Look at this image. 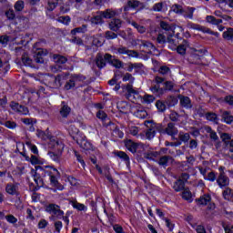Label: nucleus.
Segmentation results:
<instances>
[{"label": "nucleus", "instance_id": "47", "mask_svg": "<svg viewBox=\"0 0 233 233\" xmlns=\"http://www.w3.org/2000/svg\"><path fill=\"white\" fill-rule=\"evenodd\" d=\"M223 37L227 40V41H230L233 39V28L229 27L227 29V31H225L223 33Z\"/></svg>", "mask_w": 233, "mask_h": 233}, {"label": "nucleus", "instance_id": "26", "mask_svg": "<svg viewBox=\"0 0 233 233\" xmlns=\"http://www.w3.org/2000/svg\"><path fill=\"white\" fill-rule=\"evenodd\" d=\"M174 161V158L170 156H162L160 157L159 160H158V165H160V167H168V163H170Z\"/></svg>", "mask_w": 233, "mask_h": 233}, {"label": "nucleus", "instance_id": "64", "mask_svg": "<svg viewBox=\"0 0 233 233\" xmlns=\"http://www.w3.org/2000/svg\"><path fill=\"white\" fill-rule=\"evenodd\" d=\"M152 10L154 12H162L163 10V2L157 3L153 5Z\"/></svg>", "mask_w": 233, "mask_h": 233}, {"label": "nucleus", "instance_id": "43", "mask_svg": "<svg viewBox=\"0 0 233 233\" xmlns=\"http://www.w3.org/2000/svg\"><path fill=\"white\" fill-rule=\"evenodd\" d=\"M160 28H162V30H165L166 32H171L172 34H174V27H172V25H170V24L167 23L166 21L160 22Z\"/></svg>", "mask_w": 233, "mask_h": 233}, {"label": "nucleus", "instance_id": "59", "mask_svg": "<svg viewBox=\"0 0 233 233\" xmlns=\"http://www.w3.org/2000/svg\"><path fill=\"white\" fill-rule=\"evenodd\" d=\"M140 46H143L144 48H148L149 50H152V48H154V44H152L151 42L147 41V40H141Z\"/></svg>", "mask_w": 233, "mask_h": 233}, {"label": "nucleus", "instance_id": "53", "mask_svg": "<svg viewBox=\"0 0 233 233\" xmlns=\"http://www.w3.org/2000/svg\"><path fill=\"white\" fill-rule=\"evenodd\" d=\"M58 3H59V0H48L47 10L52 12V10H54L57 6Z\"/></svg>", "mask_w": 233, "mask_h": 233}, {"label": "nucleus", "instance_id": "52", "mask_svg": "<svg viewBox=\"0 0 233 233\" xmlns=\"http://www.w3.org/2000/svg\"><path fill=\"white\" fill-rule=\"evenodd\" d=\"M14 7H15V12H23V10L25 9V2L23 0H18L15 4Z\"/></svg>", "mask_w": 233, "mask_h": 233}, {"label": "nucleus", "instance_id": "36", "mask_svg": "<svg viewBox=\"0 0 233 233\" xmlns=\"http://www.w3.org/2000/svg\"><path fill=\"white\" fill-rule=\"evenodd\" d=\"M222 119L224 120V123H227V125H232L233 123V116L230 115V112L224 111L222 113Z\"/></svg>", "mask_w": 233, "mask_h": 233}, {"label": "nucleus", "instance_id": "40", "mask_svg": "<svg viewBox=\"0 0 233 233\" xmlns=\"http://www.w3.org/2000/svg\"><path fill=\"white\" fill-rule=\"evenodd\" d=\"M134 116L138 117V119H145L148 116V113H147V110L140 108L135 111Z\"/></svg>", "mask_w": 233, "mask_h": 233}, {"label": "nucleus", "instance_id": "1", "mask_svg": "<svg viewBox=\"0 0 233 233\" xmlns=\"http://www.w3.org/2000/svg\"><path fill=\"white\" fill-rule=\"evenodd\" d=\"M42 81L48 88H61V75H46Z\"/></svg>", "mask_w": 233, "mask_h": 233}, {"label": "nucleus", "instance_id": "22", "mask_svg": "<svg viewBox=\"0 0 233 233\" xmlns=\"http://www.w3.org/2000/svg\"><path fill=\"white\" fill-rule=\"evenodd\" d=\"M172 188L173 190H175V192H183L185 187V181H183L182 179L177 178L172 185Z\"/></svg>", "mask_w": 233, "mask_h": 233}, {"label": "nucleus", "instance_id": "16", "mask_svg": "<svg viewBox=\"0 0 233 233\" xmlns=\"http://www.w3.org/2000/svg\"><path fill=\"white\" fill-rule=\"evenodd\" d=\"M217 184L220 188H225L230 185V178L227 175H218Z\"/></svg>", "mask_w": 233, "mask_h": 233}, {"label": "nucleus", "instance_id": "25", "mask_svg": "<svg viewBox=\"0 0 233 233\" xmlns=\"http://www.w3.org/2000/svg\"><path fill=\"white\" fill-rule=\"evenodd\" d=\"M100 15H102L104 19H112V17L117 15V12L112 9H106V11H100Z\"/></svg>", "mask_w": 233, "mask_h": 233}, {"label": "nucleus", "instance_id": "34", "mask_svg": "<svg viewBox=\"0 0 233 233\" xmlns=\"http://www.w3.org/2000/svg\"><path fill=\"white\" fill-rule=\"evenodd\" d=\"M223 198L224 199H226L227 201H233V189L230 187L226 188L223 191Z\"/></svg>", "mask_w": 233, "mask_h": 233}, {"label": "nucleus", "instance_id": "10", "mask_svg": "<svg viewBox=\"0 0 233 233\" xmlns=\"http://www.w3.org/2000/svg\"><path fill=\"white\" fill-rule=\"evenodd\" d=\"M48 147L52 150H55V152H63L65 148V144H63L61 140L50 138Z\"/></svg>", "mask_w": 233, "mask_h": 233}, {"label": "nucleus", "instance_id": "61", "mask_svg": "<svg viewBox=\"0 0 233 233\" xmlns=\"http://www.w3.org/2000/svg\"><path fill=\"white\" fill-rule=\"evenodd\" d=\"M135 80L136 78L132 76V74L130 73H126L122 78V81L124 82L129 81L131 84L134 83Z\"/></svg>", "mask_w": 233, "mask_h": 233}, {"label": "nucleus", "instance_id": "23", "mask_svg": "<svg viewBox=\"0 0 233 233\" xmlns=\"http://www.w3.org/2000/svg\"><path fill=\"white\" fill-rule=\"evenodd\" d=\"M70 112H72V108H70L68 105L65 104V102H62V106L60 108L61 117H64V118L68 117V116H70Z\"/></svg>", "mask_w": 233, "mask_h": 233}, {"label": "nucleus", "instance_id": "56", "mask_svg": "<svg viewBox=\"0 0 233 233\" xmlns=\"http://www.w3.org/2000/svg\"><path fill=\"white\" fill-rule=\"evenodd\" d=\"M179 117H181V116H179L176 111H171L169 114V119L170 121H173V123H177V121H179Z\"/></svg>", "mask_w": 233, "mask_h": 233}, {"label": "nucleus", "instance_id": "46", "mask_svg": "<svg viewBox=\"0 0 233 233\" xmlns=\"http://www.w3.org/2000/svg\"><path fill=\"white\" fill-rule=\"evenodd\" d=\"M22 63L25 66H32V59L28 56L26 53L22 55Z\"/></svg>", "mask_w": 233, "mask_h": 233}, {"label": "nucleus", "instance_id": "62", "mask_svg": "<svg viewBox=\"0 0 233 233\" xmlns=\"http://www.w3.org/2000/svg\"><path fill=\"white\" fill-rule=\"evenodd\" d=\"M5 219L7 223H11V225H15V223H17V218H15L14 215H6Z\"/></svg>", "mask_w": 233, "mask_h": 233}, {"label": "nucleus", "instance_id": "6", "mask_svg": "<svg viewBox=\"0 0 233 233\" xmlns=\"http://www.w3.org/2000/svg\"><path fill=\"white\" fill-rule=\"evenodd\" d=\"M145 125L147 127V130L146 131L147 139H154L156 137V131L158 130L159 132L161 130V126L153 124L152 121H146Z\"/></svg>", "mask_w": 233, "mask_h": 233}, {"label": "nucleus", "instance_id": "39", "mask_svg": "<svg viewBox=\"0 0 233 233\" xmlns=\"http://www.w3.org/2000/svg\"><path fill=\"white\" fill-rule=\"evenodd\" d=\"M68 132L71 137L76 140V137L77 136V134H79V128H77L75 124H72L71 126H69Z\"/></svg>", "mask_w": 233, "mask_h": 233}, {"label": "nucleus", "instance_id": "38", "mask_svg": "<svg viewBox=\"0 0 233 233\" xmlns=\"http://www.w3.org/2000/svg\"><path fill=\"white\" fill-rule=\"evenodd\" d=\"M166 105L167 106H176V105L178 103L177 97L174 96H169L166 98Z\"/></svg>", "mask_w": 233, "mask_h": 233}, {"label": "nucleus", "instance_id": "20", "mask_svg": "<svg viewBox=\"0 0 233 233\" xmlns=\"http://www.w3.org/2000/svg\"><path fill=\"white\" fill-rule=\"evenodd\" d=\"M194 12H196L195 7L187 6L184 7L181 15H183V17H185L186 19H194Z\"/></svg>", "mask_w": 233, "mask_h": 233}, {"label": "nucleus", "instance_id": "51", "mask_svg": "<svg viewBox=\"0 0 233 233\" xmlns=\"http://www.w3.org/2000/svg\"><path fill=\"white\" fill-rule=\"evenodd\" d=\"M37 137H40V139H43L44 141H46V139H50V134L46 133L43 130H37L36 132Z\"/></svg>", "mask_w": 233, "mask_h": 233}, {"label": "nucleus", "instance_id": "12", "mask_svg": "<svg viewBox=\"0 0 233 233\" xmlns=\"http://www.w3.org/2000/svg\"><path fill=\"white\" fill-rule=\"evenodd\" d=\"M10 106L12 110L17 112L18 114H23L24 116H28L29 114L28 107L19 105L17 102H11Z\"/></svg>", "mask_w": 233, "mask_h": 233}, {"label": "nucleus", "instance_id": "37", "mask_svg": "<svg viewBox=\"0 0 233 233\" xmlns=\"http://www.w3.org/2000/svg\"><path fill=\"white\" fill-rule=\"evenodd\" d=\"M5 192L11 196H15V194H17V186L14 184H7L5 187Z\"/></svg>", "mask_w": 233, "mask_h": 233}, {"label": "nucleus", "instance_id": "8", "mask_svg": "<svg viewBox=\"0 0 233 233\" xmlns=\"http://www.w3.org/2000/svg\"><path fill=\"white\" fill-rule=\"evenodd\" d=\"M122 90L126 96V98L129 99V101L136 98V96H139V92L134 89V86H132V84L123 85Z\"/></svg>", "mask_w": 233, "mask_h": 233}, {"label": "nucleus", "instance_id": "14", "mask_svg": "<svg viewBox=\"0 0 233 233\" xmlns=\"http://www.w3.org/2000/svg\"><path fill=\"white\" fill-rule=\"evenodd\" d=\"M106 54L103 56L101 53H98L95 59V64L96 65L97 68L101 70V68H105L106 66Z\"/></svg>", "mask_w": 233, "mask_h": 233}, {"label": "nucleus", "instance_id": "27", "mask_svg": "<svg viewBox=\"0 0 233 233\" xmlns=\"http://www.w3.org/2000/svg\"><path fill=\"white\" fill-rule=\"evenodd\" d=\"M182 199H185V201H187L188 203H192V192H190V189L188 187H186L182 190Z\"/></svg>", "mask_w": 233, "mask_h": 233}, {"label": "nucleus", "instance_id": "54", "mask_svg": "<svg viewBox=\"0 0 233 233\" xmlns=\"http://www.w3.org/2000/svg\"><path fill=\"white\" fill-rule=\"evenodd\" d=\"M178 139L179 141H182V143H187V141H190V134L179 133Z\"/></svg>", "mask_w": 233, "mask_h": 233}, {"label": "nucleus", "instance_id": "11", "mask_svg": "<svg viewBox=\"0 0 233 233\" xmlns=\"http://www.w3.org/2000/svg\"><path fill=\"white\" fill-rule=\"evenodd\" d=\"M116 54H120L122 56H128V57H137L138 54L137 51L130 50L123 46L115 49Z\"/></svg>", "mask_w": 233, "mask_h": 233}, {"label": "nucleus", "instance_id": "60", "mask_svg": "<svg viewBox=\"0 0 233 233\" xmlns=\"http://www.w3.org/2000/svg\"><path fill=\"white\" fill-rule=\"evenodd\" d=\"M5 16L9 21H14V19H15V13L14 12V9H8L5 11Z\"/></svg>", "mask_w": 233, "mask_h": 233}, {"label": "nucleus", "instance_id": "33", "mask_svg": "<svg viewBox=\"0 0 233 233\" xmlns=\"http://www.w3.org/2000/svg\"><path fill=\"white\" fill-rule=\"evenodd\" d=\"M115 156H116V157H119L120 159H123V161H125L127 165L130 163V157L127 153L123 151H116Z\"/></svg>", "mask_w": 233, "mask_h": 233}, {"label": "nucleus", "instance_id": "30", "mask_svg": "<svg viewBox=\"0 0 233 233\" xmlns=\"http://www.w3.org/2000/svg\"><path fill=\"white\" fill-rule=\"evenodd\" d=\"M187 46H188V41L183 40V44L177 47V54H180V56H185L187 54Z\"/></svg>", "mask_w": 233, "mask_h": 233}, {"label": "nucleus", "instance_id": "45", "mask_svg": "<svg viewBox=\"0 0 233 233\" xmlns=\"http://www.w3.org/2000/svg\"><path fill=\"white\" fill-rule=\"evenodd\" d=\"M61 154H63V152H48L49 157H51L53 161H56V163H59V159H61Z\"/></svg>", "mask_w": 233, "mask_h": 233}, {"label": "nucleus", "instance_id": "48", "mask_svg": "<svg viewBox=\"0 0 233 233\" xmlns=\"http://www.w3.org/2000/svg\"><path fill=\"white\" fill-rule=\"evenodd\" d=\"M231 136L228 133H222L220 138L223 141L225 147H228V142L231 140Z\"/></svg>", "mask_w": 233, "mask_h": 233}, {"label": "nucleus", "instance_id": "2", "mask_svg": "<svg viewBox=\"0 0 233 233\" xmlns=\"http://www.w3.org/2000/svg\"><path fill=\"white\" fill-rule=\"evenodd\" d=\"M88 150H92V152H95L91 154L89 159L91 163L95 165V167L96 168L97 172L103 174V169L101 168V167H99V159H101V153L99 152V150L96 149V147H94V146H92V144L90 143Z\"/></svg>", "mask_w": 233, "mask_h": 233}, {"label": "nucleus", "instance_id": "5", "mask_svg": "<svg viewBox=\"0 0 233 233\" xmlns=\"http://www.w3.org/2000/svg\"><path fill=\"white\" fill-rule=\"evenodd\" d=\"M187 28H191L192 30H198V32H202L203 34H209L210 35H215V37H219V33L214 32L210 28L203 26L199 24L188 22Z\"/></svg>", "mask_w": 233, "mask_h": 233}, {"label": "nucleus", "instance_id": "4", "mask_svg": "<svg viewBox=\"0 0 233 233\" xmlns=\"http://www.w3.org/2000/svg\"><path fill=\"white\" fill-rule=\"evenodd\" d=\"M37 172H40L44 177L46 176H49V177H54L55 176H61V173L57 170V168L51 167V166H46L45 167L38 166L36 167Z\"/></svg>", "mask_w": 233, "mask_h": 233}, {"label": "nucleus", "instance_id": "55", "mask_svg": "<svg viewBox=\"0 0 233 233\" xmlns=\"http://www.w3.org/2000/svg\"><path fill=\"white\" fill-rule=\"evenodd\" d=\"M206 117L208 121H213V123L216 124H218V121H219V118H218V115H216L215 113H208L206 115Z\"/></svg>", "mask_w": 233, "mask_h": 233}, {"label": "nucleus", "instance_id": "21", "mask_svg": "<svg viewBox=\"0 0 233 233\" xmlns=\"http://www.w3.org/2000/svg\"><path fill=\"white\" fill-rule=\"evenodd\" d=\"M122 25L123 21H121V19L115 18L109 23V29L112 30V32H117Z\"/></svg>", "mask_w": 233, "mask_h": 233}, {"label": "nucleus", "instance_id": "35", "mask_svg": "<svg viewBox=\"0 0 233 233\" xmlns=\"http://www.w3.org/2000/svg\"><path fill=\"white\" fill-rule=\"evenodd\" d=\"M198 205H208V203H210V201H212V197H210V195L206 194L203 195L202 197H200L198 199Z\"/></svg>", "mask_w": 233, "mask_h": 233}, {"label": "nucleus", "instance_id": "9", "mask_svg": "<svg viewBox=\"0 0 233 233\" xmlns=\"http://www.w3.org/2000/svg\"><path fill=\"white\" fill-rule=\"evenodd\" d=\"M159 132L160 134H167V136H170L172 139H176V136L179 134V130H177V127H176V124L172 122H169L166 128H160Z\"/></svg>", "mask_w": 233, "mask_h": 233}, {"label": "nucleus", "instance_id": "3", "mask_svg": "<svg viewBox=\"0 0 233 233\" xmlns=\"http://www.w3.org/2000/svg\"><path fill=\"white\" fill-rule=\"evenodd\" d=\"M155 82L157 85L150 87V90L154 96H157V97H161V96H164V94L167 92V89L161 87L159 85L161 83H165V78L161 76H156Z\"/></svg>", "mask_w": 233, "mask_h": 233}, {"label": "nucleus", "instance_id": "17", "mask_svg": "<svg viewBox=\"0 0 233 233\" xmlns=\"http://www.w3.org/2000/svg\"><path fill=\"white\" fill-rule=\"evenodd\" d=\"M178 99L180 101V106L182 108H186L188 110V108H192V100H190V97L185 96L183 95H178Z\"/></svg>", "mask_w": 233, "mask_h": 233}, {"label": "nucleus", "instance_id": "63", "mask_svg": "<svg viewBox=\"0 0 233 233\" xmlns=\"http://www.w3.org/2000/svg\"><path fill=\"white\" fill-rule=\"evenodd\" d=\"M96 117H97L98 119H101V121H105L106 119L108 118V116L106 115V113H105V111L99 110V111L96 113Z\"/></svg>", "mask_w": 233, "mask_h": 233}, {"label": "nucleus", "instance_id": "49", "mask_svg": "<svg viewBox=\"0 0 233 233\" xmlns=\"http://www.w3.org/2000/svg\"><path fill=\"white\" fill-rule=\"evenodd\" d=\"M131 25L139 34H145V32H147V27L137 24V22H131Z\"/></svg>", "mask_w": 233, "mask_h": 233}, {"label": "nucleus", "instance_id": "24", "mask_svg": "<svg viewBox=\"0 0 233 233\" xmlns=\"http://www.w3.org/2000/svg\"><path fill=\"white\" fill-rule=\"evenodd\" d=\"M204 130L205 132H207V134H209L211 141H219V137H218V133H216V131H214L212 127H210L209 126H206L204 127Z\"/></svg>", "mask_w": 233, "mask_h": 233}, {"label": "nucleus", "instance_id": "41", "mask_svg": "<svg viewBox=\"0 0 233 233\" xmlns=\"http://www.w3.org/2000/svg\"><path fill=\"white\" fill-rule=\"evenodd\" d=\"M87 30V25H83L80 27H76L71 30V35H76V34H85Z\"/></svg>", "mask_w": 233, "mask_h": 233}, {"label": "nucleus", "instance_id": "31", "mask_svg": "<svg viewBox=\"0 0 233 233\" xmlns=\"http://www.w3.org/2000/svg\"><path fill=\"white\" fill-rule=\"evenodd\" d=\"M185 7L179 4H174L171 5L170 12H174L177 15H182Z\"/></svg>", "mask_w": 233, "mask_h": 233}, {"label": "nucleus", "instance_id": "19", "mask_svg": "<svg viewBox=\"0 0 233 233\" xmlns=\"http://www.w3.org/2000/svg\"><path fill=\"white\" fill-rule=\"evenodd\" d=\"M83 79V77H79L78 75H74L72 76L71 79H69V81H67L65 85V89L66 90H72V88H74V86H76V81L77 80H81Z\"/></svg>", "mask_w": 233, "mask_h": 233}, {"label": "nucleus", "instance_id": "58", "mask_svg": "<svg viewBox=\"0 0 233 233\" xmlns=\"http://www.w3.org/2000/svg\"><path fill=\"white\" fill-rule=\"evenodd\" d=\"M156 106L159 112H165L167 110V105L161 100L157 101Z\"/></svg>", "mask_w": 233, "mask_h": 233}, {"label": "nucleus", "instance_id": "28", "mask_svg": "<svg viewBox=\"0 0 233 233\" xmlns=\"http://www.w3.org/2000/svg\"><path fill=\"white\" fill-rule=\"evenodd\" d=\"M43 174L40 171H35V182L38 187H43L45 185V182L43 181Z\"/></svg>", "mask_w": 233, "mask_h": 233}, {"label": "nucleus", "instance_id": "29", "mask_svg": "<svg viewBox=\"0 0 233 233\" xmlns=\"http://www.w3.org/2000/svg\"><path fill=\"white\" fill-rule=\"evenodd\" d=\"M61 176H55L50 177V183L52 187H55V188H57V190H63L65 188L63 185L59 184V181L57 180V177H60Z\"/></svg>", "mask_w": 233, "mask_h": 233}, {"label": "nucleus", "instance_id": "18", "mask_svg": "<svg viewBox=\"0 0 233 233\" xmlns=\"http://www.w3.org/2000/svg\"><path fill=\"white\" fill-rule=\"evenodd\" d=\"M139 147H143V144L141 143H136L132 140H127L126 142V147L127 148V150H129V152H132V154H136V152H137V148H139Z\"/></svg>", "mask_w": 233, "mask_h": 233}, {"label": "nucleus", "instance_id": "50", "mask_svg": "<svg viewBox=\"0 0 233 233\" xmlns=\"http://www.w3.org/2000/svg\"><path fill=\"white\" fill-rule=\"evenodd\" d=\"M21 121L22 123H24V125L30 126L29 130L31 132H34V130H35V128L34 127V121L32 118H22Z\"/></svg>", "mask_w": 233, "mask_h": 233}, {"label": "nucleus", "instance_id": "13", "mask_svg": "<svg viewBox=\"0 0 233 233\" xmlns=\"http://www.w3.org/2000/svg\"><path fill=\"white\" fill-rule=\"evenodd\" d=\"M106 59L107 63H109V65H111L115 68H123V62L121 60L116 58V56L106 53Z\"/></svg>", "mask_w": 233, "mask_h": 233}, {"label": "nucleus", "instance_id": "57", "mask_svg": "<svg viewBox=\"0 0 233 233\" xmlns=\"http://www.w3.org/2000/svg\"><path fill=\"white\" fill-rule=\"evenodd\" d=\"M105 38L107 41H110L112 39H117V34L112 32V31H106L105 33Z\"/></svg>", "mask_w": 233, "mask_h": 233}, {"label": "nucleus", "instance_id": "42", "mask_svg": "<svg viewBox=\"0 0 233 233\" xmlns=\"http://www.w3.org/2000/svg\"><path fill=\"white\" fill-rule=\"evenodd\" d=\"M70 205H72L73 208H76V210L82 211L86 208V207L84 204H81L77 202V200H70Z\"/></svg>", "mask_w": 233, "mask_h": 233}, {"label": "nucleus", "instance_id": "32", "mask_svg": "<svg viewBox=\"0 0 233 233\" xmlns=\"http://www.w3.org/2000/svg\"><path fill=\"white\" fill-rule=\"evenodd\" d=\"M53 59L56 65H65V63L68 61V58H66V56L61 55H54Z\"/></svg>", "mask_w": 233, "mask_h": 233}, {"label": "nucleus", "instance_id": "44", "mask_svg": "<svg viewBox=\"0 0 233 233\" xmlns=\"http://www.w3.org/2000/svg\"><path fill=\"white\" fill-rule=\"evenodd\" d=\"M91 25H103V15H101V12H99L95 17L91 18Z\"/></svg>", "mask_w": 233, "mask_h": 233}, {"label": "nucleus", "instance_id": "15", "mask_svg": "<svg viewBox=\"0 0 233 233\" xmlns=\"http://www.w3.org/2000/svg\"><path fill=\"white\" fill-rule=\"evenodd\" d=\"M139 6H143V3L138 0H129L127 5H124V12H128L130 9L137 10Z\"/></svg>", "mask_w": 233, "mask_h": 233}, {"label": "nucleus", "instance_id": "7", "mask_svg": "<svg viewBox=\"0 0 233 233\" xmlns=\"http://www.w3.org/2000/svg\"><path fill=\"white\" fill-rule=\"evenodd\" d=\"M46 210V212H49V214H52L53 218H56V219H63V216H65V212L56 204H49Z\"/></svg>", "mask_w": 233, "mask_h": 233}]
</instances>
